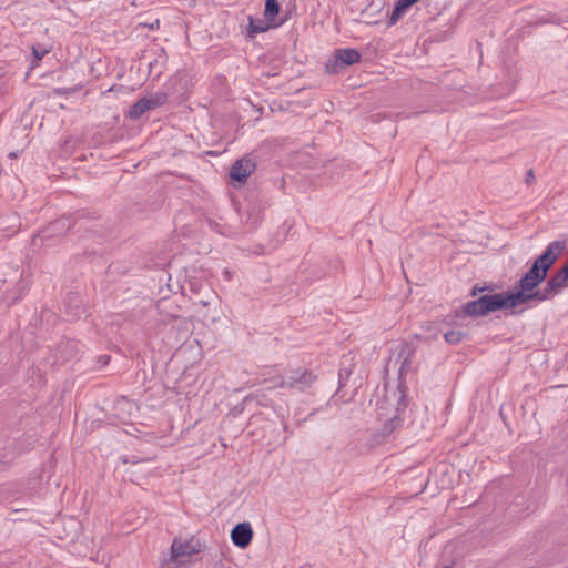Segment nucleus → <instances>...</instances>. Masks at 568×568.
<instances>
[{
	"label": "nucleus",
	"mask_w": 568,
	"mask_h": 568,
	"mask_svg": "<svg viewBox=\"0 0 568 568\" xmlns=\"http://www.w3.org/2000/svg\"><path fill=\"white\" fill-rule=\"evenodd\" d=\"M566 247L565 241H552L545 248L544 253L537 257L531 268L520 278L515 292L510 293L517 305L529 301H537L536 291L547 276L549 268L557 261Z\"/></svg>",
	"instance_id": "1"
},
{
	"label": "nucleus",
	"mask_w": 568,
	"mask_h": 568,
	"mask_svg": "<svg viewBox=\"0 0 568 568\" xmlns=\"http://www.w3.org/2000/svg\"><path fill=\"white\" fill-rule=\"evenodd\" d=\"M518 306L510 293L484 295L464 305V313L471 316Z\"/></svg>",
	"instance_id": "2"
},
{
	"label": "nucleus",
	"mask_w": 568,
	"mask_h": 568,
	"mask_svg": "<svg viewBox=\"0 0 568 568\" xmlns=\"http://www.w3.org/2000/svg\"><path fill=\"white\" fill-rule=\"evenodd\" d=\"M202 550V544L195 537L174 538L171 545L170 558L162 564V568H174L185 564L193 555Z\"/></svg>",
	"instance_id": "3"
},
{
	"label": "nucleus",
	"mask_w": 568,
	"mask_h": 568,
	"mask_svg": "<svg viewBox=\"0 0 568 568\" xmlns=\"http://www.w3.org/2000/svg\"><path fill=\"white\" fill-rule=\"evenodd\" d=\"M315 375L308 371H293L275 385V387L304 390L313 384Z\"/></svg>",
	"instance_id": "4"
},
{
	"label": "nucleus",
	"mask_w": 568,
	"mask_h": 568,
	"mask_svg": "<svg viewBox=\"0 0 568 568\" xmlns=\"http://www.w3.org/2000/svg\"><path fill=\"white\" fill-rule=\"evenodd\" d=\"M168 100V95L164 92H158L150 97H144L136 101L130 110V116L132 119H139L144 112L163 105Z\"/></svg>",
	"instance_id": "5"
},
{
	"label": "nucleus",
	"mask_w": 568,
	"mask_h": 568,
	"mask_svg": "<svg viewBox=\"0 0 568 568\" xmlns=\"http://www.w3.org/2000/svg\"><path fill=\"white\" fill-rule=\"evenodd\" d=\"M568 277L560 271L551 275L546 285L536 291L537 302H544L556 296L566 286Z\"/></svg>",
	"instance_id": "6"
},
{
	"label": "nucleus",
	"mask_w": 568,
	"mask_h": 568,
	"mask_svg": "<svg viewBox=\"0 0 568 568\" xmlns=\"http://www.w3.org/2000/svg\"><path fill=\"white\" fill-rule=\"evenodd\" d=\"M361 54L355 49H339L336 51L335 60L333 62H328L326 64V69L328 72L336 73L338 72V67L352 65L359 61Z\"/></svg>",
	"instance_id": "7"
},
{
	"label": "nucleus",
	"mask_w": 568,
	"mask_h": 568,
	"mask_svg": "<svg viewBox=\"0 0 568 568\" xmlns=\"http://www.w3.org/2000/svg\"><path fill=\"white\" fill-rule=\"evenodd\" d=\"M253 538V530L248 523L237 524L231 531L232 542L239 548H246Z\"/></svg>",
	"instance_id": "8"
},
{
	"label": "nucleus",
	"mask_w": 568,
	"mask_h": 568,
	"mask_svg": "<svg viewBox=\"0 0 568 568\" xmlns=\"http://www.w3.org/2000/svg\"><path fill=\"white\" fill-rule=\"evenodd\" d=\"M254 169L255 163L250 158H242L232 165L230 176L234 181L244 182Z\"/></svg>",
	"instance_id": "9"
},
{
	"label": "nucleus",
	"mask_w": 568,
	"mask_h": 568,
	"mask_svg": "<svg viewBox=\"0 0 568 568\" xmlns=\"http://www.w3.org/2000/svg\"><path fill=\"white\" fill-rule=\"evenodd\" d=\"M282 22H280V23H271L266 19L250 17L248 18V27H247L248 36L250 37H254L257 33H262V32L267 31L272 26L273 27H277Z\"/></svg>",
	"instance_id": "10"
},
{
	"label": "nucleus",
	"mask_w": 568,
	"mask_h": 568,
	"mask_svg": "<svg viewBox=\"0 0 568 568\" xmlns=\"http://www.w3.org/2000/svg\"><path fill=\"white\" fill-rule=\"evenodd\" d=\"M278 11L280 4L277 0H266L264 16L267 21L273 22L274 17L278 13Z\"/></svg>",
	"instance_id": "11"
},
{
	"label": "nucleus",
	"mask_w": 568,
	"mask_h": 568,
	"mask_svg": "<svg viewBox=\"0 0 568 568\" xmlns=\"http://www.w3.org/2000/svg\"><path fill=\"white\" fill-rule=\"evenodd\" d=\"M407 9L408 8L398 0L392 11L388 24L394 26L404 16Z\"/></svg>",
	"instance_id": "12"
},
{
	"label": "nucleus",
	"mask_w": 568,
	"mask_h": 568,
	"mask_svg": "<svg viewBox=\"0 0 568 568\" xmlns=\"http://www.w3.org/2000/svg\"><path fill=\"white\" fill-rule=\"evenodd\" d=\"M400 425V419L397 415H394L382 428V434L384 436L390 435L395 429H397Z\"/></svg>",
	"instance_id": "13"
},
{
	"label": "nucleus",
	"mask_w": 568,
	"mask_h": 568,
	"mask_svg": "<svg viewBox=\"0 0 568 568\" xmlns=\"http://www.w3.org/2000/svg\"><path fill=\"white\" fill-rule=\"evenodd\" d=\"M444 337L449 344H458L464 339L465 334L460 331H449L445 333Z\"/></svg>",
	"instance_id": "14"
},
{
	"label": "nucleus",
	"mask_w": 568,
	"mask_h": 568,
	"mask_svg": "<svg viewBox=\"0 0 568 568\" xmlns=\"http://www.w3.org/2000/svg\"><path fill=\"white\" fill-rule=\"evenodd\" d=\"M51 227L53 230H57V231L61 230V229H64V227L69 229L70 227V220L67 219V217L60 219V220L53 222Z\"/></svg>",
	"instance_id": "15"
},
{
	"label": "nucleus",
	"mask_w": 568,
	"mask_h": 568,
	"mask_svg": "<svg viewBox=\"0 0 568 568\" xmlns=\"http://www.w3.org/2000/svg\"><path fill=\"white\" fill-rule=\"evenodd\" d=\"M77 88H58L54 90L57 95L63 97L77 92Z\"/></svg>",
	"instance_id": "16"
},
{
	"label": "nucleus",
	"mask_w": 568,
	"mask_h": 568,
	"mask_svg": "<svg viewBox=\"0 0 568 568\" xmlns=\"http://www.w3.org/2000/svg\"><path fill=\"white\" fill-rule=\"evenodd\" d=\"M32 51H33V55L37 60H41L48 53L47 49L33 48Z\"/></svg>",
	"instance_id": "17"
},
{
	"label": "nucleus",
	"mask_w": 568,
	"mask_h": 568,
	"mask_svg": "<svg viewBox=\"0 0 568 568\" xmlns=\"http://www.w3.org/2000/svg\"><path fill=\"white\" fill-rule=\"evenodd\" d=\"M408 367V361L405 358L399 367V374L403 375Z\"/></svg>",
	"instance_id": "18"
},
{
	"label": "nucleus",
	"mask_w": 568,
	"mask_h": 568,
	"mask_svg": "<svg viewBox=\"0 0 568 568\" xmlns=\"http://www.w3.org/2000/svg\"><path fill=\"white\" fill-rule=\"evenodd\" d=\"M223 276L225 280L231 281L232 280V272L229 268L223 270Z\"/></svg>",
	"instance_id": "19"
},
{
	"label": "nucleus",
	"mask_w": 568,
	"mask_h": 568,
	"mask_svg": "<svg viewBox=\"0 0 568 568\" xmlns=\"http://www.w3.org/2000/svg\"><path fill=\"white\" fill-rule=\"evenodd\" d=\"M560 272L568 277V262L561 267Z\"/></svg>",
	"instance_id": "20"
},
{
	"label": "nucleus",
	"mask_w": 568,
	"mask_h": 568,
	"mask_svg": "<svg viewBox=\"0 0 568 568\" xmlns=\"http://www.w3.org/2000/svg\"><path fill=\"white\" fill-rule=\"evenodd\" d=\"M534 176L532 171L528 172V179H531Z\"/></svg>",
	"instance_id": "21"
},
{
	"label": "nucleus",
	"mask_w": 568,
	"mask_h": 568,
	"mask_svg": "<svg viewBox=\"0 0 568 568\" xmlns=\"http://www.w3.org/2000/svg\"><path fill=\"white\" fill-rule=\"evenodd\" d=\"M2 77H3V73L0 71V80L2 79Z\"/></svg>",
	"instance_id": "22"
}]
</instances>
